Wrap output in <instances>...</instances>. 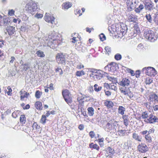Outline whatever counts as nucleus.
Returning <instances> with one entry per match:
<instances>
[{"instance_id":"58","label":"nucleus","mask_w":158,"mask_h":158,"mask_svg":"<svg viewBox=\"0 0 158 158\" xmlns=\"http://www.w3.org/2000/svg\"><path fill=\"white\" fill-rule=\"evenodd\" d=\"M140 74V72L138 70V71H136V73H135V77H139V76Z\"/></svg>"},{"instance_id":"34","label":"nucleus","mask_w":158,"mask_h":158,"mask_svg":"<svg viewBox=\"0 0 158 158\" xmlns=\"http://www.w3.org/2000/svg\"><path fill=\"white\" fill-rule=\"evenodd\" d=\"M64 99L67 103L70 106L73 102L71 97L64 98Z\"/></svg>"},{"instance_id":"14","label":"nucleus","mask_w":158,"mask_h":158,"mask_svg":"<svg viewBox=\"0 0 158 158\" xmlns=\"http://www.w3.org/2000/svg\"><path fill=\"white\" fill-rule=\"evenodd\" d=\"M6 29V32H7L9 35H13L15 32V27L12 26H7L5 27Z\"/></svg>"},{"instance_id":"20","label":"nucleus","mask_w":158,"mask_h":158,"mask_svg":"<svg viewBox=\"0 0 158 158\" xmlns=\"http://www.w3.org/2000/svg\"><path fill=\"white\" fill-rule=\"evenodd\" d=\"M112 123L111 121H109L106 126L105 130L107 131H109L112 129Z\"/></svg>"},{"instance_id":"40","label":"nucleus","mask_w":158,"mask_h":158,"mask_svg":"<svg viewBox=\"0 0 158 158\" xmlns=\"http://www.w3.org/2000/svg\"><path fill=\"white\" fill-rule=\"evenodd\" d=\"M145 138L146 140L148 142L150 143L152 141L151 137L148 134L145 135Z\"/></svg>"},{"instance_id":"22","label":"nucleus","mask_w":158,"mask_h":158,"mask_svg":"<svg viewBox=\"0 0 158 158\" xmlns=\"http://www.w3.org/2000/svg\"><path fill=\"white\" fill-rule=\"evenodd\" d=\"M72 6V3L69 2L64 3L62 5V8L64 9H68Z\"/></svg>"},{"instance_id":"32","label":"nucleus","mask_w":158,"mask_h":158,"mask_svg":"<svg viewBox=\"0 0 158 158\" xmlns=\"http://www.w3.org/2000/svg\"><path fill=\"white\" fill-rule=\"evenodd\" d=\"M94 87L95 91L97 92L100 91L102 89V87L99 86L97 84H95L94 85Z\"/></svg>"},{"instance_id":"45","label":"nucleus","mask_w":158,"mask_h":158,"mask_svg":"<svg viewBox=\"0 0 158 158\" xmlns=\"http://www.w3.org/2000/svg\"><path fill=\"white\" fill-rule=\"evenodd\" d=\"M149 116L148 114L146 112H144L142 113V117L143 119H145L147 118H148Z\"/></svg>"},{"instance_id":"18","label":"nucleus","mask_w":158,"mask_h":158,"mask_svg":"<svg viewBox=\"0 0 158 158\" xmlns=\"http://www.w3.org/2000/svg\"><path fill=\"white\" fill-rule=\"evenodd\" d=\"M3 22L5 27L8 26V25H9L10 22V19L8 18H7L6 16H4L3 17Z\"/></svg>"},{"instance_id":"27","label":"nucleus","mask_w":158,"mask_h":158,"mask_svg":"<svg viewBox=\"0 0 158 158\" xmlns=\"http://www.w3.org/2000/svg\"><path fill=\"white\" fill-rule=\"evenodd\" d=\"M125 111V108L124 107L121 106L119 107L118 110V113L119 114L123 115L124 114Z\"/></svg>"},{"instance_id":"5","label":"nucleus","mask_w":158,"mask_h":158,"mask_svg":"<svg viewBox=\"0 0 158 158\" xmlns=\"http://www.w3.org/2000/svg\"><path fill=\"white\" fill-rule=\"evenodd\" d=\"M143 70L145 71V73L149 76H154L157 73L155 69L152 67H148L147 69L144 68L143 69Z\"/></svg>"},{"instance_id":"61","label":"nucleus","mask_w":158,"mask_h":158,"mask_svg":"<svg viewBox=\"0 0 158 158\" xmlns=\"http://www.w3.org/2000/svg\"><path fill=\"white\" fill-rule=\"evenodd\" d=\"M93 148L95 149H96L97 150H98L99 149V147L96 144H94V146Z\"/></svg>"},{"instance_id":"48","label":"nucleus","mask_w":158,"mask_h":158,"mask_svg":"<svg viewBox=\"0 0 158 158\" xmlns=\"http://www.w3.org/2000/svg\"><path fill=\"white\" fill-rule=\"evenodd\" d=\"M152 81V79L148 78L146 79L145 83L147 84H150Z\"/></svg>"},{"instance_id":"3","label":"nucleus","mask_w":158,"mask_h":158,"mask_svg":"<svg viewBox=\"0 0 158 158\" xmlns=\"http://www.w3.org/2000/svg\"><path fill=\"white\" fill-rule=\"evenodd\" d=\"M144 37L147 39L151 42H153L156 40L157 37L156 33L150 30H147L143 34Z\"/></svg>"},{"instance_id":"60","label":"nucleus","mask_w":158,"mask_h":158,"mask_svg":"<svg viewBox=\"0 0 158 158\" xmlns=\"http://www.w3.org/2000/svg\"><path fill=\"white\" fill-rule=\"evenodd\" d=\"M105 91L106 95L107 96H109L111 94V92L109 91H106L105 90Z\"/></svg>"},{"instance_id":"2","label":"nucleus","mask_w":158,"mask_h":158,"mask_svg":"<svg viewBox=\"0 0 158 158\" xmlns=\"http://www.w3.org/2000/svg\"><path fill=\"white\" fill-rule=\"evenodd\" d=\"M26 10L27 13L33 15L38 8L37 4L31 2L27 4L25 6Z\"/></svg>"},{"instance_id":"10","label":"nucleus","mask_w":158,"mask_h":158,"mask_svg":"<svg viewBox=\"0 0 158 158\" xmlns=\"http://www.w3.org/2000/svg\"><path fill=\"white\" fill-rule=\"evenodd\" d=\"M139 151L142 153H144L147 152L148 148L147 146L144 143L140 144L138 146Z\"/></svg>"},{"instance_id":"52","label":"nucleus","mask_w":158,"mask_h":158,"mask_svg":"<svg viewBox=\"0 0 158 158\" xmlns=\"http://www.w3.org/2000/svg\"><path fill=\"white\" fill-rule=\"evenodd\" d=\"M40 92L38 90L37 91L35 94V96L37 98H40Z\"/></svg>"},{"instance_id":"46","label":"nucleus","mask_w":158,"mask_h":158,"mask_svg":"<svg viewBox=\"0 0 158 158\" xmlns=\"http://www.w3.org/2000/svg\"><path fill=\"white\" fill-rule=\"evenodd\" d=\"M100 39L102 41H103L106 40V37L105 36L103 33H101L100 35Z\"/></svg>"},{"instance_id":"55","label":"nucleus","mask_w":158,"mask_h":158,"mask_svg":"<svg viewBox=\"0 0 158 158\" xmlns=\"http://www.w3.org/2000/svg\"><path fill=\"white\" fill-rule=\"evenodd\" d=\"M43 15L42 14H36L35 16V17L37 18H40L42 17Z\"/></svg>"},{"instance_id":"12","label":"nucleus","mask_w":158,"mask_h":158,"mask_svg":"<svg viewBox=\"0 0 158 158\" xmlns=\"http://www.w3.org/2000/svg\"><path fill=\"white\" fill-rule=\"evenodd\" d=\"M149 100L151 102H158V97L157 95L154 93L151 94L149 96Z\"/></svg>"},{"instance_id":"54","label":"nucleus","mask_w":158,"mask_h":158,"mask_svg":"<svg viewBox=\"0 0 158 158\" xmlns=\"http://www.w3.org/2000/svg\"><path fill=\"white\" fill-rule=\"evenodd\" d=\"M14 10L13 9H12L10 10H9L8 14L9 15L11 16L14 14Z\"/></svg>"},{"instance_id":"41","label":"nucleus","mask_w":158,"mask_h":158,"mask_svg":"<svg viewBox=\"0 0 158 158\" xmlns=\"http://www.w3.org/2000/svg\"><path fill=\"white\" fill-rule=\"evenodd\" d=\"M114 58L117 60H120L122 58V56L120 54L117 53L115 55Z\"/></svg>"},{"instance_id":"36","label":"nucleus","mask_w":158,"mask_h":158,"mask_svg":"<svg viewBox=\"0 0 158 158\" xmlns=\"http://www.w3.org/2000/svg\"><path fill=\"white\" fill-rule=\"evenodd\" d=\"M107 151L109 152V153H110L111 154H114V149L110 147H108L107 148Z\"/></svg>"},{"instance_id":"16","label":"nucleus","mask_w":158,"mask_h":158,"mask_svg":"<svg viewBox=\"0 0 158 158\" xmlns=\"http://www.w3.org/2000/svg\"><path fill=\"white\" fill-rule=\"evenodd\" d=\"M128 20L130 22L135 23L137 20V18L132 14H128L127 16Z\"/></svg>"},{"instance_id":"53","label":"nucleus","mask_w":158,"mask_h":158,"mask_svg":"<svg viewBox=\"0 0 158 158\" xmlns=\"http://www.w3.org/2000/svg\"><path fill=\"white\" fill-rule=\"evenodd\" d=\"M81 10L79 9H77L75 11V14L77 15L79 14V16H81L82 15V13H81Z\"/></svg>"},{"instance_id":"13","label":"nucleus","mask_w":158,"mask_h":158,"mask_svg":"<svg viewBox=\"0 0 158 158\" xmlns=\"http://www.w3.org/2000/svg\"><path fill=\"white\" fill-rule=\"evenodd\" d=\"M153 3L152 2H146L145 4V9L149 10L153 9Z\"/></svg>"},{"instance_id":"25","label":"nucleus","mask_w":158,"mask_h":158,"mask_svg":"<svg viewBox=\"0 0 158 158\" xmlns=\"http://www.w3.org/2000/svg\"><path fill=\"white\" fill-rule=\"evenodd\" d=\"M122 118L123 119V123L126 126L128 125L129 120L127 116L126 115H123Z\"/></svg>"},{"instance_id":"47","label":"nucleus","mask_w":158,"mask_h":158,"mask_svg":"<svg viewBox=\"0 0 158 158\" xmlns=\"http://www.w3.org/2000/svg\"><path fill=\"white\" fill-rule=\"evenodd\" d=\"M19 114V112L18 111H14L12 113V116L14 118H16L18 116V114Z\"/></svg>"},{"instance_id":"43","label":"nucleus","mask_w":158,"mask_h":158,"mask_svg":"<svg viewBox=\"0 0 158 158\" xmlns=\"http://www.w3.org/2000/svg\"><path fill=\"white\" fill-rule=\"evenodd\" d=\"M110 89L116 91L117 89V88L114 83H112L110 84L109 89Z\"/></svg>"},{"instance_id":"42","label":"nucleus","mask_w":158,"mask_h":158,"mask_svg":"<svg viewBox=\"0 0 158 158\" xmlns=\"http://www.w3.org/2000/svg\"><path fill=\"white\" fill-rule=\"evenodd\" d=\"M46 116L44 115H43L42 116L40 120V122L43 124L45 123L46 122Z\"/></svg>"},{"instance_id":"39","label":"nucleus","mask_w":158,"mask_h":158,"mask_svg":"<svg viewBox=\"0 0 158 158\" xmlns=\"http://www.w3.org/2000/svg\"><path fill=\"white\" fill-rule=\"evenodd\" d=\"M22 65L23 66V69L25 71L30 68V65L28 63H25Z\"/></svg>"},{"instance_id":"26","label":"nucleus","mask_w":158,"mask_h":158,"mask_svg":"<svg viewBox=\"0 0 158 158\" xmlns=\"http://www.w3.org/2000/svg\"><path fill=\"white\" fill-rule=\"evenodd\" d=\"M132 138L138 141H141V138H140L137 134L135 133H134L132 134Z\"/></svg>"},{"instance_id":"8","label":"nucleus","mask_w":158,"mask_h":158,"mask_svg":"<svg viewBox=\"0 0 158 158\" xmlns=\"http://www.w3.org/2000/svg\"><path fill=\"white\" fill-rule=\"evenodd\" d=\"M56 59L59 64H63L65 63V58L62 53H58L56 55Z\"/></svg>"},{"instance_id":"35","label":"nucleus","mask_w":158,"mask_h":158,"mask_svg":"<svg viewBox=\"0 0 158 158\" xmlns=\"http://www.w3.org/2000/svg\"><path fill=\"white\" fill-rule=\"evenodd\" d=\"M136 6V5H135L132 3H131V5H129V6H128L127 10L128 11H131L134 8H135Z\"/></svg>"},{"instance_id":"7","label":"nucleus","mask_w":158,"mask_h":158,"mask_svg":"<svg viewBox=\"0 0 158 158\" xmlns=\"http://www.w3.org/2000/svg\"><path fill=\"white\" fill-rule=\"evenodd\" d=\"M44 19L45 21L48 23H50L53 24L55 23V18L52 15L49 13H46L44 16Z\"/></svg>"},{"instance_id":"57","label":"nucleus","mask_w":158,"mask_h":158,"mask_svg":"<svg viewBox=\"0 0 158 158\" xmlns=\"http://www.w3.org/2000/svg\"><path fill=\"white\" fill-rule=\"evenodd\" d=\"M84 68V66L83 65L81 64H79L77 65V68L79 69H81Z\"/></svg>"},{"instance_id":"44","label":"nucleus","mask_w":158,"mask_h":158,"mask_svg":"<svg viewBox=\"0 0 158 158\" xmlns=\"http://www.w3.org/2000/svg\"><path fill=\"white\" fill-rule=\"evenodd\" d=\"M147 19L150 23L152 22V19L151 15L150 14H147L145 16Z\"/></svg>"},{"instance_id":"19","label":"nucleus","mask_w":158,"mask_h":158,"mask_svg":"<svg viewBox=\"0 0 158 158\" xmlns=\"http://www.w3.org/2000/svg\"><path fill=\"white\" fill-rule=\"evenodd\" d=\"M21 94V99L23 100L24 98H27L29 95V94L25 91H23L21 90L20 92Z\"/></svg>"},{"instance_id":"6","label":"nucleus","mask_w":158,"mask_h":158,"mask_svg":"<svg viewBox=\"0 0 158 158\" xmlns=\"http://www.w3.org/2000/svg\"><path fill=\"white\" fill-rule=\"evenodd\" d=\"M120 90L124 95L128 96L131 99L133 97V94L130 91L129 88L121 87L120 88Z\"/></svg>"},{"instance_id":"33","label":"nucleus","mask_w":158,"mask_h":158,"mask_svg":"<svg viewBox=\"0 0 158 158\" xmlns=\"http://www.w3.org/2000/svg\"><path fill=\"white\" fill-rule=\"evenodd\" d=\"M105 49L106 51V54L109 55L110 53L111 52V49L110 47L109 46H106L105 47Z\"/></svg>"},{"instance_id":"30","label":"nucleus","mask_w":158,"mask_h":158,"mask_svg":"<svg viewBox=\"0 0 158 158\" xmlns=\"http://www.w3.org/2000/svg\"><path fill=\"white\" fill-rule=\"evenodd\" d=\"M20 121L22 124H24L26 122V118L24 114L21 115L20 118Z\"/></svg>"},{"instance_id":"1","label":"nucleus","mask_w":158,"mask_h":158,"mask_svg":"<svg viewBox=\"0 0 158 158\" xmlns=\"http://www.w3.org/2000/svg\"><path fill=\"white\" fill-rule=\"evenodd\" d=\"M90 70V72H91V73L90 74L89 76L95 80H100L102 78L107 76V75H108L107 73L101 70H97L92 69H91Z\"/></svg>"},{"instance_id":"24","label":"nucleus","mask_w":158,"mask_h":158,"mask_svg":"<svg viewBox=\"0 0 158 158\" xmlns=\"http://www.w3.org/2000/svg\"><path fill=\"white\" fill-rule=\"evenodd\" d=\"M35 106V108L38 110H41L43 108V106L41 103L40 102H36Z\"/></svg>"},{"instance_id":"21","label":"nucleus","mask_w":158,"mask_h":158,"mask_svg":"<svg viewBox=\"0 0 158 158\" xmlns=\"http://www.w3.org/2000/svg\"><path fill=\"white\" fill-rule=\"evenodd\" d=\"M144 8V6L142 4H140L138 7L136 8L135 7V11L136 13H139Z\"/></svg>"},{"instance_id":"49","label":"nucleus","mask_w":158,"mask_h":158,"mask_svg":"<svg viewBox=\"0 0 158 158\" xmlns=\"http://www.w3.org/2000/svg\"><path fill=\"white\" fill-rule=\"evenodd\" d=\"M56 72H59L60 75H61L63 73V72L62 69L60 68H57L56 70Z\"/></svg>"},{"instance_id":"62","label":"nucleus","mask_w":158,"mask_h":158,"mask_svg":"<svg viewBox=\"0 0 158 158\" xmlns=\"http://www.w3.org/2000/svg\"><path fill=\"white\" fill-rule=\"evenodd\" d=\"M127 5V6L131 5V0H127L126 2Z\"/></svg>"},{"instance_id":"4","label":"nucleus","mask_w":158,"mask_h":158,"mask_svg":"<svg viewBox=\"0 0 158 158\" xmlns=\"http://www.w3.org/2000/svg\"><path fill=\"white\" fill-rule=\"evenodd\" d=\"M127 30L126 25L122 26L120 25L118 27H116L115 31L117 32L118 36L122 38L127 33Z\"/></svg>"},{"instance_id":"17","label":"nucleus","mask_w":158,"mask_h":158,"mask_svg":"<svg viewBox=\"0 0 158 158\" xmlns=\"http://www.w3.org/2000/svg\"><path fill=\"white\" fill-rule=\"evenodd\" d=\"M110 64L111 71H114L118 69V65L117 63L114 62H112L110 63Z\"/></svg>"},{"instance_id":"50","label":"nucleus","mask_w":158,"mask_h":158,"mask_svg":"<svg viewBox=\"0 0 158 158\" xmlns=\"http://www.w3.org/2000/svg\"><path fill=\"white\" fill-rule=\"evenodd\" d=\"M7 89H8V91L7 92V94L9 95H11L12 94L11 92L12 91L11 89L10 86H9L7 87Z\"/></svg>"},{"instance_id":"9","label":"nucleus","mask_w":158,"mask_h":158,"mask_svg":"<svg viewBox=\"0 0 158 158\" xmlns=\"http://www.w3.org/2000/svg\"><path fill=\"white\" fill-rule=\"evenodd\" d=\"M144 121L151 123L155 122L158 123V118L152 114H151L149 115L148 118L147 119V120L146 121L145 120Z\"/></svg>"},{"instance_id":"38","label":"nucleus","mask_w":158,"mask_h":158,"mask_svg":"<svg viewBox=\"0 0 158 158\" xmlns=\"http://www.w3.org/2000/svg\"><path fill=\"white\" fill-rule=\"evenodd\" d=\"M118 134L119 135L123 136L124 135L126 134H127L126 130H119L118 131Z\"/></svg>"},{"instance_id":"64","label":"nucleus","mask_w":158,"mask_h":158,"mask_svg":"<svg viewBox=\"0 0 158 158\" xmlns=\"http://www.w3.org/2000/svg\"><path fill=\"white\" fill-rule=\"evenodd\" d=\"M153 109L154 111H157L158 110V105H155L153 107Z\"/></svg>"},{"instance_id":"51","label":"nucleus","mask_w":158,"mask_h":158,"mask_svg":"<svg viewBox=\"0 0 158 158\" xmlns=\"http://www.w3.org/2000/svg\"><path fill=\"white\" fill-rule=\"evenodd\" d=\"M111 65L110 64L109 65H107V66H105L104 68L106 70H108L109 71H111V69L110 68Z\"/></svg>"},{"instance_id":"11","label":"nucleus","mask_w":158,"mask_h":158,"mask_svg":"<svg viewBox=\"0 0 158 158\" xmlns=\"http://www.w3.org/2000/svg\"><path fill=\"white\" fill-rule=\"evenodd\" d=\"M118 84L122 86H128L129 85L130 81L127 78H124Z\"/></svg>"},{"instance_id":"31","label":"nucleus","mask_w":158,"mask_h":158,"mask_svg":"<svg viewBox=\"0 0 158 158\" xmlns=\"http://www.w3.org/2000/svg\"><path fill=\"white\" fill-rule=\"evenodd\" d=\"M85 73L83 70L77 71L76 73V76L77 77H81L85 74Z\"/></svg>"},{"instance_id":"15","label":"nucleus","mask_w":158,"mask_h":158,"mask_svg":"<svg viewBox=\"0 0 158 158\" xmlns=\"http://www.w3.org/2000/svg\"><path fill=\"white\" fill-rule=\"evenodd\" d=\"M62 94L64 99L71 97V94L69 91L67 89L63 90L62 91Z\"/></svg>"},{"instance_id":"63","label":"nucleus","mask_w":158,"mask_h":158,"mask_svg":"<svg viewBox=\"0 0 158 158\" xmlns=\"http://www.w3.org/2000/svg\"><path fill=\"white\" fill-rule=\"evenodd\" d=\"M50 90H52L53 89V84L51 83L49 85V87H48Z\"/></svg>"},{"instance_id":"28","label":"nucleus","mask_w":158,"mask_h":158,"mask_svg":"<svg viewBox=\"0 0 158 158\" xmlns=\"http://www.w3.org/2000/svg\"><path fill=\"white\" fill-rule=\"evenodd\" d=\"M87 110L88 114L89 116H91L94 115V110L93 107H89L88 108Z\"/></svg>"},{"instance_id":"59","label":"nucleus","mask_w":158,"mask_h":158,"mask_svg":"<svg viewBox=\"0 0 158 158\" xmlns=\"http://www.w3.org/2000/svg\"><path fill=\"white\" fill-rule=\"evenodd\" d=\"M89 135L91 137L93 138L94 137V133L93 131H91L89 133Z\"/></svg>"},{"instance_id":"29","label":"nucleus","mask_w":158,"mask_h":158,"mask_svg":"<svg viewBox=\"0 0 158 158\" xmlns=\"http://www.w3.org/2000/svg\"><path fill=\"white\" fill-rule=\"evenodd\" d=\"M105 105L108 108H111L112 107L113 105V103L111 101H106L105 102Z\"/></svg>"},{"instance_id":"56","label":"nucleus","mask_w":158,"mask_h":158,"mask_svg":"<svg viewBox=\"0 0 158 158\" xmlns=\"http://www.w3.org/2000/svg\"><path fill=\"white\" fill-rule=\"evenodd\" d=\"M104 86L106 87L107 89H109L110 87V84L109 85L108 84L105 83L104 84Z\"/></svg>"},{"instance_id":"37","label":"nucleus","mask_w":158,"mask_h":158,"mask_svg":"<svg viewBox=\"0 0 158 158\" xmlns=\"http://www.w3.org/2000/svg\"><path fill=\"white\" fill-rule=\"evenodd\" d=\"M36 54L38 56L41 57H44L45 56L43 52L41 51L40 50L37 51L36 52Z\"/></svg>"},{"instance_id":"23","label":"nucleus","mask_w":158,"mask_h":158,"mask_svg":"<svg viewBox=\"0 0 158 158\" xmlns=\"http://www.w3.org/2000/svg\"><path fill=\"white\" fill-rule=\"evenodd\" d=\"M132 141L131 140H127V142H125L124 144V148H128L129 147H131L132 145Z\"/></svg>"}]
</instances>
